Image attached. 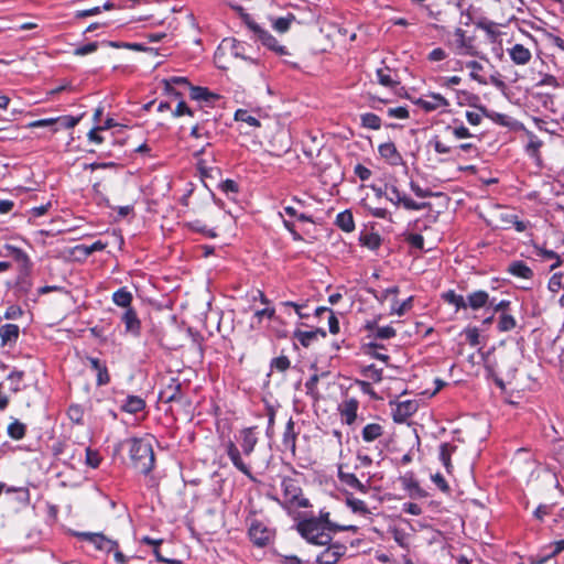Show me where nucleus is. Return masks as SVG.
I'll use <instances>...</instances> for the list:
<instances>
[{
  "label": "nucleus",
  "mask_w": 564,
  "mask_h": 564,
  "mask_svg": "<svg viewBox=\"0 0 564 564\" xmlns=\"http://www.w3.org/2000/svg\"><path fill=\"white\" fill-rule=\"evenodd\" d=\"M132 300V293L128 291L127 288H121L112 294V302L117 306H120L126 310H128V307H131Z\"/></svg>",
  "instance_id": "nucleus-20"
},
{
  "label": "nucleus",
  "mask_w": 564,
  "mask_h": 564,
  "mask_svg": "<svg viewBox=\"0 0 564 564\" xmlns=\"http://www.w3.org/2000/svg\"><path fill=\"white\" fill-rule=\"evenodd\" d=\"M258 443V437L252 427L240 431V447L243 455L249 456Z\"/></svg>",
  "instance_id": "nucleus-15"
},
{
  "label": "nucleus",
  "mask_w": 564,
  "mask_h": 564,
  "mask_svg": "<svg viewBox=\"0 0 564 564\" xmlns=\"http://www.w3.org/2000/svg\"><path fill=\"white\" fill-rule=\"evenodd\" d=\"M431 478L441 490L446 491L448 489L446 480L440 473L432 475Z\"/></svg>",
  "instance_id": "nucleus-63"
},
{
  "label": "nucleus",
  "mask_w": 564,
  "mask_h": 564,
  "mask_svg": "<svg viewBox=\"0 0 564 564\" xmlns=\"http://www.w3.org/2000/svg\"><path fill=\"white\" fill-rule=\"evenodd\" d=\"M329 513H322L321 517L317 520H321L326 529L333 528L334 530L338 531H357V528L355 525H332L328 520Z\"/></svg>",
  "instance_id": "nucleus-45"
},
{
  "label": "nucleus",
  "mask_w": 564,
  "mask_h": 564,
  "mask_svg": "<svg viewBox=\"0 0 564 564\" xmlns=\"http://www.w3.org/2000/svg\"><path fill=\"white\" fill-rule=\"evenodd\" d=\"M23 378V372L21 371H12L9 376H8V380L11 381V390L17 392L20 390V382Z\"/></svg>",
  "instance_id": "nucleus-53"
},
{
  "label": "nucleus",
  "mask_w": 564,
  "mask_h": 564,
  "mask_svg": "<svg viewBox=\"0 0 564 564\" xmlns=\"http://www.w3.org/2000/svg\"><path fill=\"white\" fill-rule=\"evenodd\" d=\"M68 415L72 421L79 423L83 419V411L78 405H72L68 409Z\"/></svg>",
  "instance_id": "nucleus-60"
},
{
  "label": "nucleus",
  "mask_w": 564,
  "mask_h": 564,
  "mask_svg": "<svg viewBox=\"0 0 564 564\" xmlns=\"http://www.w3.org/2000/svg\"><path fill=\"white\" fill-rule=\"evenodd\" d=\"M392 534H393V539L394 541L401 546V547H404V549H408L409 547V535L404 532V531H401V530H398V529H394L392 531Z\"/></svg>",
  "instance_id": "nucleus-50"
},
{
  "label": "nucleus",
  "mask_w": 564,
  "mask_h": 564,
  "mask_svg": "<svg viewBox=\"0 0 564 564\" xmlns=\"http://www.w3.org/2000/svg\"><path fill=\"white\" fill-rule=\"evenodd\" d=\"M467 306L473 310L485 307L489 303V295L485 291H475L466 297Z\"/></svg>",
  "instance_id": "nucleus-18"
},
{
  "label": "nucleus",
  "mask_w": 564,
  "mask_h": 564,
  "mask_svg": "<svg viewBox=\"0 0 564 564\" xmlns=\"http://www.w3.org/2000/svg\"><path fill=\"white\" fill-rule=\"evenodd\" d=\"M336 225L346 232L352 231L355 229L352 214L348 210L339 213L336 218Z\"/></svg>",
  "instance_id": "nucleus-26"
},
{
  "label": "nucleus",
  "mask_w": 564,
  "mask_h": 564,
  "mask_svg": "<svg viewBox=\"0 0 564 564\" xmlns=\"http://www.w3.org/2000/svg\"><path fill=\"white\" fill-rule=\"evenodd\" d=\"M101 462L99 454L96 451L86 448V463L93 468H97Z\"/></svg>",
  "instance_id": "nucleus-49"
},
{
  "label": "nucleus",
  "mask_w": 564,
  "mask_h": 564,
  "mask_svg": "<svg viewBox=\"0 0 564 564\" xmlns=\"http://www.w3.org/2000/svg\"><path fill=\"white\" fill-rule=\"evenodd\" d=\"M516 327V319L509 314H502L499 318L498 328L501 332H508Z\"/></svg>",
  "instance_id": "nucleus-46"
},
{
  "label": "nucleus",
  "mask_w": 564,
  "mask_h": 564,
  "mask_svg": "<svg viewBox=\"0 0 564 564\" xmlns=\"http://www.w3.org/2000/svg\"><path fill=\"white\" fill-rule=\"evenodd\" d=\"M432 144H433V148H434V151L438 154H447L451 152V147L445 144L444 142H442L441 140H433L432 141Z\"/></svg>",
  "instance_id": "nucleus-58"
},
{
  "label": "nucleus",
  "mask_w": 564,
  "mask_h": 564,
  "mask_svg": "<svg viewBox=\"0 0 564 564\" xmlns=\"http://www.w3.org/2000/svg\"><path fill=\"white\" fill-rule=\"evenodd\" d=\"M365 376L376 382H379L382 379V370L376 368L375 366H368L365 368Z\"/></svg>",
  "instance_id": "nucleus-52"
},
{
  "label": "nucleus",
  "mask_w": 564,
  "mask_h": 564,
  "mask_svg": "<svg viewBox=\"0 0 564 564\" xmlns=\"http://www.w3.org/2000/svg\"><path fill=\"white\" fill-rule=\"evenodd\" d=\"M275 315V310L272 307H265L262 310H258L253 314V319L251 322V327H257L263 318L272 319Z\"/></svg>",
  "instance_id": "nucleus-35"
},
{
  "label": "nucleus",
  "mask_w": 564,
  "mask_h": 564,
  "mask_svg": "<svg viewBox=\"0 0 564 564\" xmlns=\"http://www.w3.org/2000/svg\"><path fill=\"white\" fill-rule=\"evenodd\" d=\"M421 109L430 112L438 109H445L449 106V101L437 93H430L414 101Z\"/></svg>",
  "instance_id": "nucleus-10"
},
{
  "label": "nucleus",
  "mask_w": 564,
  "mask_h": 564,
  "mask_svg": "<svg viewBox=\"0 0 564 564\" xmlns=\"http://www.w3.org/2000/svg\"><path fill=\"white\" fill-rule=\"evenodd\" d=\"M412 301H413V297L410 296L408 297L406 300H404L403 302L399 303V302H395L392 306H391V314H395L398 316H402L406 311H409L412 306Z\"/></svg>",
  "instance_id": "nucleus-44"
},
{
  "label": "nucleus",
  "mask_w": 564,
  "mask_h": 564,
  "mask_svg": "<svg viewBox=\"0 0 564 564\" xmlns=\"http://www.w3.org/2000/svg\"><path fill=\"white\" fill-rule=\"evenodd\" d=\"M299 532L310 543L316 545H327L332 536L321 520L316 518L307 519L299 523Z\"/></svg>",
  "instance_id": "nucleus-3"
},
{
  "label": "nucleus",
  "mask_w": 564,
  "mask_h": 564,
  "mask_svg": "<svg viewBox=\"0 0 564 564\" xmlns=\"http://www.w3.org/2000/svg\"><path fill=\"white\" fill-rule=\"evenodd\" d=\"M121 321L124 324L126 333L133 336L140 335L141 322L137 315V312L132 307H128L121 315Z\"/></svg>",
  "instance_id": "nucleus-14"
},
{
  "label": "nucleus",
  "mask_w": 564,
  "mask_h": 564,
  "mask_svg": "<svg viewBox=\"0 0 564 564\" xmlns=\"http://www.w3.org/2000/svg\"><path fill=\"white\" fill-rule=\"evenodd\" d=\"M371 330V336L379 339H389L395 336V329L392 326H375L368 324L367 326Z\"/></svg>",
  "instance_id": "nucleus-27"
},
{
  "label": "nucleus",
  "mask_w": 564,
  "mask_h": 564,
  "mask_svg": "<svg viewBox=\"0 0 564 564\" xmlns=\"http://www.w3.org/2000/svg\"><path fill=\"white\" fill-rule=\"evenodd\" d=\"M547 288L553 293L564 289V273H554L549 280Z\"/></svg>",
  "instance_id": "nucleus-41"
},
{
  "label": "nucleus",
  "mask_w": 564,
  "mask_h": 564,
  "mask_svg": "<svg viewBox=\"0 0 564 564\" xmlns=\"http://www.w3.org/2000/svg\"><path fill=\"white\" fill-rule=\"evenodd\" d=\"M406 240L414 248L423 249V247H424V238H423V236H421L419 234L409 235Z\"/></svg>",
  "instance_id": "nucleus-56"
},
{
  "label": "nucleus",
  "mask_w": 564,
  "mask_h": 564,
  "mask_svg": "<svg viewBox=\"0 0 564 564\" xmlns=\"http://www.w3.org/2000/svg\"><path fill=\"white\" fill-rule=\"evenodd\" d=\"M508 53L516 65H527L532 57L530 50L522 44H514L508 50Z\"/></svg>",
  "instance_id": "nucleus-16"
},
{
  "label": "nucleus",
  "mask_w": 564,
  "mask_h": 564,
  "mask_svg": "<svg viewBox=\"0 0 564 564\" xmlns=\"http://www.w3.org/2000/svg\"><path fill=\"white\" fill-rule=\"evenodd\" d=\"M235 119L237 121L245 122L250 127H260L259 120L245 109H238L235 113Z\"/></svg>",
  "instance_id": "nucleus-37"
},
{
  "label": "nucleus",
  "mask_w": 564,
  "mask_h": 564,
  "mask_svg": "<svg viewBox=\"0 0 564 564\" xmlns=\"http://www.w3.org/2000/svg\"><path fill=\"white\" fill-rule=\"evenodd\" d=\"M392 417L395 423H404L412 416L419 408L415 400H404L400 402H391Z\"/></svg>",
  "instance_id": "nucleus-8"
},
{
  "label": "nucleus",
  "mask_w": 564,
  "mask_h": 564,
  "mask_svg": "<svg viewBox=\"0 0 564 564\" xmlns=\"http://www.w3.org/2000/svg\"><path fill=\"white\" fill-rule=\"evenodd\" d=\"M145 406L144 401L140 397L130 395L127 398L122 409L128 413H138Z\"/></svg>",
  "instance_id": "nucleus-29"
},
{
  "label": "nucleus",
  "mask_w": 564,
  "mask_h": 564,
  "mask_svg": "<svg viewBox=\"0 0 564 564\" xmlns=\"http://www.w3.org/2000/svg\"><path fill=\"white\" fill-rule=\"evenodd\" d=\"M294 20V17L292 14H289L288 17L278 18L273 21V29L280 33H285L291 25V22Z\"/></svg>",
  "instance_id": "nucleus-42"
},
{
  "label": "nucleus",
  "mask_w": 564,
  "mask_h": 564,
  "mask_svg": "<svg viewBox=\"0 0 564 564\" xmlns=\"http://www.w3.org/2000/svg\"><path fill=\"white\" fill-rule=\"evenodd\" d=\"M509 216H510V225H512L518 232H522L528 228V224L519 220L517 215H509Z\"/></svg>",
  "instance_id": "nucleus-62"
},
{
  "label": "nucleus",
  "mask_w": 564,
  "mask_h": 564,
  "mask_svg": "<svg viewBox=\"0 0 564 564\" xmlns=\"http://www.w3.org/2000/svg\"><path fill=\"white\" fill-rule=\"evenodd\" d=\"M386 197L393 205H402L405 209L409 210H421L425 207L424 203H416L412 198H410L405 193L399 191V188L393 185H386Z\"/></svg>",
  "instance_id": "nucleus-6"
},
{
  "label": "nucleus",
  "mask_w": 564,
  "mask_h": 564,
  "mask_svg": "<svg viewBox=\"0 0 564 564\" xmlns=\"http://www.w3.org/2000/svg\"><path fill=\"white\" fill-rule=\"evenodd\" d=\"M164 85L167 90L172 89L174 85L189 86L187 78L182 76H172L170 78H166L164 79Z\"/></svg>",
  "instance_id": "nucleus-51"
},
{
  "label": "nucleus",
  "mask_w": 564,
  "mask_h": 564,
  "mask_svg": "<svg viewBox=\"0 0 564 564\" xmlns=\"http://www.w3.org/2000/svg\"><path fill=\"white\" fill-rule=\"evenodd\" d=\"M98 45L96 42L88 43L86 45L79 46L75 48L74 54L77 56H84L94 53L97 50Z\"/></svg>",
  "instance_id": "nucleus-55"
},
{
  "label": "nucleus",
  "mask_w": 564,
  "mask_h": 564,
  "mask_svg": "<svg viewBox=\"0 0 564 564\" xmlns=\"http://www.w3.org/2000/svg\"><path fill=\"white\" fill-rule=\"evenodd\" d=\"M0 337L2 346L15 341L19 337V326L14 324H6L0 327Z\"/></svg>",
  "instance_id": "nucleus-22"
},
{
  "label": "nucleus",
  "mask_w": 564,
  "mask_h": 564,
  "mask_svg": "<svg viewBox=\"0 0 564 564\" xmlns=\"http://www.w3.org/2000/svg\"><path fill=\"white\" fill-rule=\"evenodd\" d=\"M248 534L251 542L259 547L268 545L273 539V531L259 520L250 522Z\"/></svg>",
  "instance_id": "nucleus-7"
},
{
  "label": "nucleus",
  "mask_w": 564,
  "mask_h": 564,
  "mask_svg": "<svg viewBox=\"0 0 564 564\" xmlns=\"http://www.w3.org/2000/svg\"><path fill=\"white\" fill-rule=\"evenodd\" d=\"M272 365L280 371H284L290 367V360L286 357L282 356L273 359Z\"/></svg>",
  "instance_id": "nucleus-61"
},
{
  "label": "nucleus",
  "mask_w": 564,
  "mask_h": 564,
  "mask_svg": "<svg viewBox=\"0 0 564 564\" xmlns=\"http://www.w3.org/2000/svg\"><path fill=\"white\" fill-rule=\"evenodd\" d=\"M378 152L389 165L398 166L403 164V159L393 142H384L378 147Z\"/></svg>",
  "instance_id": "nucleus-11"
},
{
  "label": "nucleus",
  "mask_w": 564,
  "mask_h": 564,
  "mask_svg": "<svg viewBox=\"0 0 564 564\" xmlns=\"http://www.w3.org/2000/svg\"><path fill=\"white\" fill-rule=\"evenodd\" d=\"M100 128L98 126H95L90 131L87 133V138L90 142L100 144L104 141V138L99 134Z\"/></svg>",
  "instance_id": "nucleus-57"
},
{
  "label": "nucleus",
  "mask_w": 564,
  "mask_h": 564,
  "mask_svg": "<svg viewBox=\"0 0 564 564\" xmlns=\"http://www.w3.org/2000/svg\"><path fill=\"white\" fill-rule=\"evenodd\" d=\"M466 66L471 69L469 76L473 80H476L477 83L481 85H486L487 82L478 75V72L482 69V65L477 61H469L467 62Z\"/></svg>",
  "instance_id": "nucleus-43"
},
{
  "label": "nucleus",
  "mask_w": 564,
  "mask_h": 564,
  "mask_svg": "<svg viewBox=\"0 0 564 564\" xmlns=\"http://www.w3.org/2000/svg\"><path fill=\"white\" fill-rule=\"evenodd\" d=\"M377 82L384 87H394L398 83L391 76L389 67H380L376 70Z\"/></svg>",
  "instance_id": "nucleus-30"
},
{
  "label": "nucleus",
  "mask_w": 564,
  "mask_h": 564,
  "mask_svg": "<svg viewBox=\"0 0 564 564\" xmlns=\"http://www.w3.org/2000/svg\"><path fill=\"white\" fill-rule=\"evenodd\" d=\"M361 126L371 130H379L381 128V119L372 112H366L360 116Z\"/></svg>",
  "instance_id": "nucleus-33"
},
{
  "label": "nucleus",
  "mask_w": 564,
  "mask_h": 564,
  "mask_svg": "<svg viewBox=\"0 0 564 564\" xmlns=\"http://www.w3.org/2000/svg\"><path fill=\"white\" fill-rule=\"evenodd\" d=\"M453 451H454V446H452L448 443H443L440 446V459L448 473L451 471V467H452L451 454Z\"/></svg>",
  "instance_id": "nucleus-36"
},
{
  "label": "nucleus",
  "mask_w": 564,
  "mask_h": 564,
  "mask_svg": "<svg viewBox=\"0 0 564 564\" xmlns=\"http://www.w3.org/2000/svg\"><path fill=\"white\" fill-rule=\"evenodd\" d=\"M547 549H550L551 551L549 553H546L545 555L533 561L532 564H543L549 558H551V557L557 555L558 553H561L562 551H564V539L550 544L547 546Z\"/></svg>",
  "instance_id": "nucleus-32"
},
{
  "label": "nucleus",
  "mask_w": 564,
  "mask_h": 564,
  "mask_svg": "<svg viewBox=\"0 0 564 564\" xmlns=\"http://www.w3.org/2000/svg\"><path fill=\"white\" fill-rule=\"evenodd\" d=\"M226 452L232 465L243 475L252 479L251 470L249 466L242 460L241 453L234 442L230 441L226 444Z\"/></svg>",
  "instance_id": "nucleus-12"
},
{
  "label": "nucleus",
  "mask_w": 564,
  "mask_h": 564,
  "mask_svg": "<svg viewBox=\"0 0 564 564\" xmlns=\"http://www.w3.org/2000/svg\"><path fill=\"white\" fill-rule=\"evenodd\" d=\"M446 131L451 132L456 139H466L471 137L469 130L463 124L458 127L447 126Z\"/></svg>",
  "instance_id": "nucleus-47"
},
{
  "label": "nucleus",
  "mask_w": 564,
  "mask_h": 564,
  "mask_svg": "<svg viewBox=\"0 0 564 564\" xmlns=\"http://www.w3.org/2000/svg\"><path fill=\"white\" fill-rule=\"evenodd\" d=\"M508 272L520 279H531L533 271L523 261H513L509 264Z\"/></svg>",
  "instance_id": "nucleus-19"
},
{
  "label": "nucleus",
  "mask_w": 564,
  "mask_h": 564,
  "mask_svg": "<svg viewBox=\"0 0 564 564\" xmlns=\"http://www.w3.org/2000/svg\"><path fill=\"white\" fill-rule=\"evenodd\" d=\"M346 547L340 544H332L323 550L316 557L318 564H335L344 555Z\"/></svg>",
  "instance_id": "nucleus-13"
},
{
  "label": "nucleus",
  "mask_w": 564,
  "mask_h": 564,
  "mask_svg": "<svg viewBox=\"0 0 564 564\" xmlns=\"http://www.w3.org/2000/svg\"><path fill=\"white\" fill-rule=\"evenodd\" d=\"M191 97L197 101H206L212 102L217 98V95L210 93L207 88L198 87V86H189Z\"/></svg>",
  "instance_id": "nucleus-25"
},
{
  "label": "nucleus",
  "mask_w": 564,
  "mask_h": 564,
  "mask_svg": "<svg viewBox=\"0 0 564 564\" xmlns=\"http://www.w3.org/2000/svg\"><path fill=\"white\" fill-rule=\"evenodd\" d=\"M82 117L83 116H78V117H73V116L56 117V127L58 129L59 128L72 129V128L76 127L79 123Z\"/></svg>",
  "instance_id": "nucleus-38"
},
{
  "label": "nucleus",
  "mask_w": 564,
  "mask_h": 564,
  "mask_svg": "<svg viewBox=\"0 0 564 564\" xmlns=\"http://www.w3.org/2000/svg\"><path fill=\"white\" fill-rule=\"evenodd\" d=\"M22 315V310L21 307L17 306V305H11L7 308L6 311V314H4V317L7 319H17L19 318L20 316Z\"/></svg>",
  "instance_id": "nucleus-59"
},
{
  "label": "nucleus",
  "mask_w": 564,
  "mask_h": 564,
  "mask_svg": "<svg viewBox=\"0 0 564 564\" xmlns=\"http://www.w3.org/2000/svg\"><path fill=\"white\" fill-rule=\"evenodd\" d=\"M535 256L544 259V260H553V263L551 264L550 269L555 270L562 264L561 257L553 250L544 249L538 245L533 246Z\"/></svg>",
  "instance_id": "nucleus-21"
},
{
  "label": "nucleus",
  "mask_w": 564,
  "mask_h": 564,
  "mask_svg": "<svg viewBox=\"0 0 564 564\" xmlns=\"http://www.w3.org/2000/svg\"><path fill=\"white\" fill-rule=\"evenodd\" d=\"M362 246L367 247L370 250H376L381 245V238L378 234H366L361 237Z\"/></svg>",
  "instance_id": "nucleus-39"
},
{
  "label": "nucleus",
  "mask_w": 564,
  "mask_h": 564,
  "mask_svg": "<svg viewBox=\"0 0 564 564\" xmlns=\"http://www.w3.org/2000/svg\"><path fill=\"white\" fill-rule=\"evenodd\" d=\"M449 47L457 55L462 56H476L477 50L474 45V40L466 35V32L457 28L448 41Z\"/></svg>",
  "instance_id": "nucleus-5"
},
{
  "label": "nucleus",
  "mask_w": 564,
  "mask_h": 564,
  "mask_svg": "<svg viewBox=\"0 0 564 564\" xmlns=\"http://www.w3.org/2000/svg\"><path fill=\"white\" fill-rule=\"evenodd\" d=\"M282 499H278L281 506L288 510L308 507V500L303 496L297 480L283 478L281 481Z\"/></svg>",
  "instance_id": "nucleus-2"
},
{
  "label": "nucleus",
  "mask_w": 564,
  "mask_h": 564,
  "mask_svg": "<svg viewBox=\"0 0 564 564\" xmlns=\"http://www.w3.org/2000/svg\"><path fill=\"white\" fill-rule=\"evenodd\" d=\"M326 332L316 328L313 330H295L294 332V338L304 347L311 346L315 340L318 339V337H325Z\"/></svg>",
  "instance_id": "nucleus-17"
},
{
  "label": "nucleus",
  "mask_w": 564,
  "mask_h": 564,
  "mask_svg": "<svg viewBox=\"0 0 564 564\" xmlns=\"http://www.w3.org/2000/svg\"><path fill=\"white\" fill-rule=\"evenodd\" d=\"M388 116L391 118L406 119L409 118V110L405 107H395L388 109Z\"/></svg>",
  "instance_id": "nucleus-54"
},
{
  "label": "nucleus",
  "mask_w": 564,
  "mask_h": 564,
  "mask_svg": "<svg viewBox=\"0 0 564 564\" xmlns=\"http://www.w3.org/2000/svg\"><path fill=\"white\" fill-rule=\"evenodd\" d=\"M444 296H445V300L449 304H453L456 307V310L466 308L467 307V303H466L467 301H466V299L463 295H459V294H456L453 291H449Z\"/></svg>",
  "instance_id": "nucleus-40"
},
{
  "label": "nucleus",
  "mask_w": 564,
  "mask_h": 564,
  "mask_svg": "<svg viewBox=\"0 0 564 564\" xmlns=\"http://www.w3.org/2000/svg\"><path fill=\"white\" fill-rule=\"evenodd\" d=\"M77 535L79 539L93 544L97 550L106 553L112 552L118 546L116 541L108 539L101 533L80 532Z\"/></svg>",
  "instance_id": "nucleus-9"
},
{
  "label": "nucleus",
  "mask_w": 564,
  "mask_h": 564,
  "mask_svg": "<svg viewBox=\"0 0 564 564\" xmlns=\"http://www.w3.org/2000/svg\"><path fill=\"white\" fill-rule=\"evenodd\" d=\"M346 505L350 508V510L354 512V513H358V514H361V516H368L370 513L367 505L365 503V501L360 500V499H357L352 496H348L346 498Z\"/></svg>",
  "instance_id": "nucleus-31"
},
{
  "label": "nucleus",
  "mask_w": 564,
  "mask_h": 564,
  "mask_svg": "<svg viewBox=\"0 0 564 564\" xmlns=\"http://www.w3.org/2000/svg\"><path fill=\"white\" fill-rule=\"evenodd\" d=\"M383 433V429L380 424L370 423L367 424L362 430V438L365 442H373L380 437Z\"/></svg>",
  "instance_id": "nucleus-28"
},
{
  "label": "nucleus",
  "mask_w": 564,
  "mask_h": 564,
  "mask_svg": "<svg viewBox=\"0 0 564 564\" xmlns=\"http://www.w3.org/2000/svg\"><path fill=\"white\" fill-rule=\"evenodd\" d=\"M26 427L19 420H13L8 426V435L15 441L22 440L25 435Z\"/></svg>",
  "instance_id": "nucleus-34"
},
{
  "label": "nucleus",
  "mask_w": 564,
  "mask_h": 564,
  "mask_svg": "<svg viewBox=\"0 0 564 564\" xmlns=\"http://www.w3.org/2000/svg\"><path fill=\"white\" fill-rule=\"evenodd\" d=\"M338 477L345 485L357 489L360 492H367V486L364 485L355 474L339 471Z\"/></svg>",
  "instance_id": "nucleus-24"
},
{
  "label": "nucleus",
  "mask_w": 564,
  "mask_h": 564,
  "mask_svg": "<svg viewBox=\"0 0 564 564\" xmlns=\"http://www.w3.org/2000/svg\"><path fill=\"white\" fill-rule=\"evenodd\" d=\"M129 452L133 466L139 473L148 474L152 470L154 453L150 438H132Z\"/></svg>",
  "instance_id": "nucleus-1"
},
{
  "label": "nucleus",
  "mask_w": 564,
  "mask_h": 564,
  "mask_svg": "<svg viewBox=\"0 0 564 564\" xmlns=\"http://www.w3.org/2000/svg\"><path fill=\"white\" fill-rule=\"evenodd\" d=\"M358 403L356 400H348L341 408V419L347 424H352L357 417Z\"/></svg>",
  "instance_id": "nucleus-23"
},
{
  "label": "nucleus",
  "mask_w": 564,
  "mask_h": 564,
  "mask_svg": "<svg viewBox=\"0 0 564 564\" xmlns=\"http://www.w3.org/2000/svg\"><path fill=\"white\" fill-rule=\"evenodd\" d=\"M243 21L248 29L254 34V36L261 41V43L268 47L269 50L273 51L278 55H286L288 51L285 46L281 45L278 40L267 30H264L262 26H260L258 23H256L249 15H246L243 18Z\"/></svg>",
  "instance_id": "nucleus-4"
},
{
  "label": "nucleus",
  "mask_w": 564,
  "mask_h": 564,
  "mask_svg": "<svg viewBox=\"0 0 564 564\" xmlns=\"http://www.w3.org/2000/svg\"><path fill=\"white\" fill-rule=\"evenodd\" d=\"M29 128H44V127H51L54 131H57L58 128L56 127V118H46V119H40L32 121L28 124Z\"/></svg>",
  "instance_id": "nucleus-48"
},
{
  "label": "nucleus",
  "mask_w": 564,
  "mask_h": 564,
  "mask_svg": "<svg viewBox=\"0 0 564 564\" xmlns=\"http://www.w3.org/2000/svg\"><path fill=\"white\" fill-rule=\"evenodd\" d=\"M429 58L432 62H440V61H443L444 58H446V53L443 48L437 47V48H434L429 54Z\"/></svg>",
  "instance_id": "nucleus-64"
}]
</instances>
